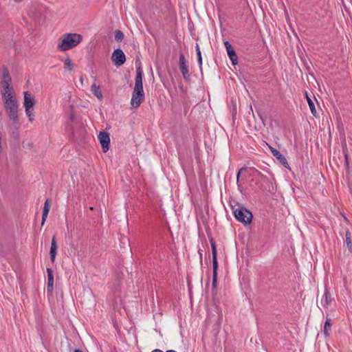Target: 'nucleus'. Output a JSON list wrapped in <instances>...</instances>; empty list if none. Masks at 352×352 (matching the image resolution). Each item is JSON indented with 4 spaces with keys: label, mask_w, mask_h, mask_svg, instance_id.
I'll list each match as a JSON object with an SVG mask.
<instances>
[{
    "label": "nucleus",
    "mask_w": 352,
    "mask_h": 352,
    "mask_svg": "<svg viewBox=\"0 0 352 352\" xmlns=\"http://www.w3.org/2000/svg\"><path fill=\"white\" fill-rule=\"evenodd\" d=\"M144 100V92L142 84V72L140 67L136 71L135 87L133 88L131 105L133 108L137 109Z\"/></svg>",
    "instance_id": "1"
},
{
    "label": "nucleus",
    "mask_w": 352,
    "mask_h": 352,
    "mask_svg": "<svg viewBox=\"0 0 352 352\" xmlns=\"http://www.w3.org/2000/svg\"><path fill=\"white\" fill-rule=\"evenodd\" d=\"M82 40V36L76 33L65 34L59 39L58 48L65 52L77 46Z\"/></svg>",
    "instance_id": "2"
},
{
    "label": "nucleus",
    "mask_w": 352,
    "mask_h": 352,
    "mask_svg": "<svg viewBox=\"0 0 352 352\" xmlns=\"http://www.w3.org/2000/svg\"><path fill=\"white\" fill-rule=\"evenodd\" d=\"M6 112L9 118L14 122H18V104L16 100L4 104Z\"/></svg>",
    "instance_id": "3"
},
{
    "label": "nucleus",
    "mask_w": 352,
    "mask_h": 352,
    "mask_svg": "<svg viewBox=\"0 0 352 352\" xmlns=\"http://www.w3.org/2000/svg\"><path fill=\"white\" fill-rule=\"evenodd\" d=\"M234 216L239 221L244 224L250 223L252 219V213L245 208L236 209L234 212Z\"/></svg>",
    "instance_id": "4"
},
{
    "label": "nucleus",
    "mask_w": 352,
    "mask_h": 352,
    "mask_svg": "<svg viewBox=\"0 0 352 352\" xmlns=\"http://www.w3.org/2000/svg\"><path fill=\"white\" fill-rule=\"evenodd\" d=\"M35 104V100L34 98L32 96L31 94L26 91L24 93V107L25 110L26 115L29 117L30 120H32L31 116V109L33 108Z\"/></svg>",
    "instance_id": "5"
},
{
    "label": "nucleus",
    "mask_w": 352,
    "mask_h": 352,
    "mask_svg": "<svg viewBox=\"0 0 352 352\" xmlns=\"http://www.w3.org/2000/svg\"><path fill=\"white\" fill-rule=\"evenodd\" d=\"M111 60L116 67H120L124 63L126 57L122 50L117 49L113 52Z\"/></svg>",
    "instance_id": "6"
},
{
    "label": "nucleus",
    "mask_w": 352,
    "mask_h": 352,
    "mask_svg": "<svg viewBox=\"0 0 352 352\" xmlns=\"http://www.w3.org/2000/svg\"><path fill=\"white\" fill-rule=\"evenodd\" d=\"M98 140L102 146L103 152L106 153L109 149V135L104 131H101L98 135Z\"/></svg>",
    "instance_id": "7"
},
{
    "label": "nucleus",
    "mask_w": 352,
    "mask_h": 352,
    "mask_svg": "<svg viewBox=\"0 0 352 352\" xmlns=\"http://www.w3.org/2000/svg\"><path fill=\"white\" fill-rule=\"evenodd\" d=\"M179 69L182 73L184 78L189 79L186 61L183 54H181L179 56Z\"/></svg>",
    "instance_id": "8"
},
{
    "label": "nucleus",
    "mask_w": 352,
    "mask_h": 352,
    "mask_svg": "<svg viewBox=\"0 0 352 352\" xmlns=\"http://www.w3.org/2000/svg\"><path fill=\"white\" fill-rule=\"evenodd\" d=\"M270 151H272L273 155L276 157V159L282 164L285 168H289V164L287 163L285 157L280 154V153L276 150V148L269 146Z\"/></svg>",
    "instance_id": "9"
},
{
    "label": "nucleus",
    "mask_w": 352,
    "mask_h": 352,
    "mask_svg": "<svg viewBox=\"0 0 352 352\" xmlns=\"http://www.w3.org/2000/svg\"><path fill=\"white\" fill-rule=\"evenodd\" d=\"M3 96V100L4 101V104L10 102H12L16 101V98L14 95L13 91H5L1 93Z\"/></svg>",
    "instance_id": "10"
},
{
    "label": "nucleus",
    "mask_w": 352,
    "mask_h": 352,
    "mask_svg": "<svg viewBox=\"0 0 352 352\" xmlns=\"http://www.w3.org/2000/svg\"><path fill=\"white\" fill-rule=\"evenodd\" d=\"M48 282H47V289L50 293L52 292L54 285V276L52 270L50 268L47 269Z\"/></svg>",
    "instance_id": "11"
},
{
    "label": "nucleus",
    "mask_w": 352,
    "mask_h": 352,
    "mask_svg": "<svg viewBox=\"0 0 352 352\" xmlns=\"http://www.w3.org/2000/svg\"><path fill=\"white\" fill-rule=\"evenodd\" d=\"M50 201L49 199H47L45 202V205H44V208H43L42 223H41L42 225L44 224V223L47 219V214L50 211Z\"/></svg>",
    "instance_id": "12"
},
{
    "label": "nucleus",
    "mask_w": 352,
    "mask_h": 352,
    "mask_svg": "<svg viewBox=\"0 0 352 352\" xmlns=\"http://www.w3.org/2000/svg\"><path fill=\"white\" fill-rule=\"evenodd\" d=\"M1 82H11V76L6 67H2Z\"/></svg>",
    "instance_id": "13"
},
{
    "label": "nucleus",
    "mask_w": 352,
    "mask_h": 352,
    "mask_svg": "<svg viewBox=\"0 0 352 352\" xmlns=\"http://www.w3.org/2000/svg\"><path fill=\"white\" fill-rule=\"evenodd\" d=\"M91 91L99 100H102V94L98 85L94 84L91 86Z\"/></svg>",
    "instance_id": "14"
},
{
    "label": "nucleus",
    "mask_w": 352,
    "mask_h": 352,
    "mask_svg": "<svg viewBox=\"0 0 352 352\" xmlns=\"http://www.w3.org/2000/svg\"><path fill=\"white\" fill-rule=\"evenodd\" d=\"M306 98H307V100L308 104L309 106L311 113L313 114L314 116H316L317 111H316V109L314 104V102L311 100V99L309 97V96L307 94H306Z\"/></svg>",
    "instance_id": "15"
},
{
    "label": "nucleus",
    "mask_w": 352,
    "mask_h": 352,
    "mask_svg": "<svg viewBox=\"0 0 352 352\" xmlns=\"http://www.w3.org/2000/svg\"><path fill=\"white\" fill-rule=\"evenodd\" d=\"M11 82H1V86L2 87L1 93L5 91H13L12 87L10 86Z\"/></svg>",
    "instance_id": "16"
},
{
    "label": "nucleus",
    "mask_w": 352,
    "mask_h": 352,
    "mask_svg": "<svg viewBox=\"0 0 352 352\" xmlns=\"http://www.w3.org/2000/svg\"><path fill=\"white\" fill-rule=\"evenodd\" d=\"M228 55L233 65H236L238 64V56L236 55L235 50L229 53Z\"/></svg>",
    "instance_id": "17"
},
{
    "label": "nucleus",
    "mask_w": 352,
    "mask_h": 352,
    "mask_svg": "<svg viewBox=\"0 0 352 352\" xmlns=\"http://www.w3.org/2000/svg\"><path fill=\"white\" fill-rule=\"evenodd\" d=\"M57 245L56 244H52L50 248V257L52 262L54 261L56 254Z\"/></svg>",
    "instance_id": "18"
},
{
    "label": "nucleus",
    "mask_w": 352,
    "mask_h": 352,
    "mask_svg": "<svg viewBox=\"0 0 352 352\" xmlns=\"http://www.w3.org/2000/svg\"><path fill=\"white\" fill-rule=\"evenodd\" d=\"M65 68L71 71L73 68V63L69 58H67L64 61Z\"/></svg>",
    "instance_id": "19"
},
{
    "label": "nucleus",
    "mask_w": 352,
    "mask_h": 352,
    "mask_svg": "<svg viewBox=\"0 0 352 352\" xmlns=\"http://www.w3.org/2000/svg\"><path fill=\"white\" fill-rule=\"evenodd\" d=\"M123 33L120 30H116L115 31V39L116 40V41L120 42L123 39Z\"/></svg>",
    "instance_id": "20"
},
{
    "label": "nucleus",
    "mask_w": 352,
    "mask_h": 352,
    "mask_svg": "<svg viewBox=\"0 0 352 352\" xmlns=\"http://www.w3.org/2000/svg\"><path fill=\"white\" fill-rule=\"evenodd\" d=\"M217 256L212 257V267H213V272L212 274L217 275V270H218V262H217Z\"/></svg>",
    "instance_id": "21"
},
{
    "label": "nucleus",
    "mask_w": 352,
    "mask_h": 352,
    "mask_svg": "<svg viewBox=\"0 0 352 352\" xmlns=\"http://www.w3.org/2000/svg\"><path fill=\"white\" fill-rule=\"evenodd\" d=\"M210 242L211 248H212V257L217 256L216 245H215L214 241L212 239H210Z\"/></svg>",
    "instance_id": "22"
},
{
    "label": "nucleus",
    "mask_w": 352,
    "mask_h": 352,
    "mask_svg": "<svg viewBox=\"0 0 352 352\" xmlns=\"http://www.w3.org/2000/svg\"><path fill=\"white\" fill-rule=\"evenodd\" d=\"M331 324L330 322V319H327V321L325 322L324 327V334L325 335V336H329L328 329L331 327Z\"/></svg>",
    "instance_id": "23"
},
{
    "label": "nucleus",
    "mask_w": 352,
    "mask_h": 352,
    "mask_svg": "<svg viewBox=\"0 0 352 352\" xmlns=\"http://www.w3.org/2000/svg\"><path fill=\"white\" fill-rule=\"evenodd\" d=\"M196 51H197V57H198V62H199V65L201 67V65H202V58H201V52H200V50H199V45L197 44V46H196Z\"/></svg>",
    "instance_id": "24"
},
{
    "label": "nucleus",
    "mask_w": 352,
    "mask_h": 352,
    "mask_svg": "<svg viewBox=\"0 0 352 352\" xmlns=\"http://www.w3.org/2000/svg\"><path fill=\"white\" fill-rule=\"evenodd\" d=\"M224 45L226 48L228 54L234 50V48L232 47V46L230 45V43L228 41H225Z\"/></svg>",
    "instance_id": "25"
},
{
    "label": "nucleus",
    "mask_w": 352,
    "mask_h": 352,
    "mask_svg": "<svg viewBox=\"0 0 352 352\" xmlns=\"http://www.w3.org/2000/svg\"><path fill=\"white\" fill-rule=\"evenodd\" d=\"M344 154L346 168V169H349V155H348V152H347L346 149H345V148H344Z\"/></svg>",
    "instance_id": "26"
},
{
    "label": "nucleus",
    "mask_w": 352,
    "mask_h": 352,
    "mask_svg": "<svg viewBox=\"0 0 352 352\" xmlns=\"http://www.w3.org/2000/svg\"><path fill=\"white\" fill-rule=\"evenodd\" d=\"M217 287V275L212 274V289L216 291Z\"/></svg>",
    "instance_id": "27"
},
{
    "label": "nucleus",
    "mask_w": 352,
    "mask_h": 352,
    "mask_svg": "<svg viewBox=\"0 0 352 352\" xmlns=\"http://www.w3.org/2000/svg\"><path fill=\"white\" fill-rule=\"evenodd\" d=\"M346 241L347 246L349 248H351L352 242H351V233L349 232H346Z\"/></svg>",
    "instance_id": "28"
},
{
    "label": "nucleus",
    "mask_w": 352,
    "mask_h": 352,
    "mask_svg": "<svg viewBox=\"0 0 352 352\" xmlns=\"http://www.w3.org/2000/svg\"><path fill=\"white\" fill-rule=\"evenodd\" d=\"M247 169L246 168H241L239 170V173L237 174V176H236V181L237 182H239V177H240V175L241 174L242 172L243 171H245Z\"/></svg>",
    "instance_id": "29"
},
{
    "label": "nucleus",
    "mask_w": 352,
    "mask_h": 352,
    "mask_svg": "<svg viewBox=\"0 0 352 352\" xmlns=\"http://www.w3.org/2000/svg\"><path fill=\"white\" fill-rule=\"evenodd\" d=\"M329 298H330L329 292H326V293H325V300H326V302H327V304H329Z\"/></svg>",
    "instance_id": "30"
},
{
    "label": "nucleus",
    "mask_w": 352,
    "mask_h": 352,
    "mask_svg": "<svg viewBox=\"0 0 352 352\" xmlns=\"http://www.w3.org/2000/svg\"><path fill=\"white\" fill-rule=\"evenodd\" d=\"M52 244H56L55 237L54 236L52 240Z\"/></svg>",
    "instance_id": "31"
}]
</instances>
